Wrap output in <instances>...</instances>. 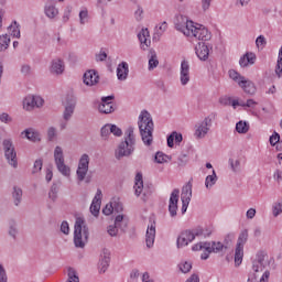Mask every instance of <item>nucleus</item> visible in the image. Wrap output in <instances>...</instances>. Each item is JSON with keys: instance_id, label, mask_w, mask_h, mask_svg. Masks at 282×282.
<instances>
[{"instance_id": "obj_1", "label": "nucleus", "mask_w": 282, "mask_h": 282, "mask_svg": "<svg viewBox=\"0 0 282 282\" xmlns=\"http://www.w3.org/2000/svg\"><path fill=\"white\" fill-rule=\"evenodd\" d=\"M138 127L143 144L151 147L153 144V118L147 110H142L139 116Z\"/></svg>"}, {"instance_id": "obj_2", "label": "nucleus", "mask_w": 282, "mask_h": 282, "mask_svg": "<svg viewBox=\"0 0 282 282\" xmlns=\"http://www.w3.org/2000/svg\"><path fill=\"white\" fill-rule=\"evenodd\" d=\"M135 151V133L133 127H129L124 132V140L121 141L115 151V158L122 160V158H129L133 155Z\"/></svg>"}, {"instance_id": "obj_3", "label": "nucleus", "mask_w": 282, "mask_h": 282, "mask_svg": "<svg viewBox=\"0 0 282 282\" xmlns=\"http://www.w3.org/2000/svg\"><path fill=\"white\" fill-rule=\"evenodd\" d=\"M89 239V229L85 226V219L76 218L74 230V243L76 248H85V243Z\"/></svg>"}, {"instance_id": "obj_4", "label": "nucleus", "mask_w": 282, "mask_h": 282, "mask_svg": "<svg viewBox=\"0 0 282 282\" xmlns=\"http://www.w3.org/2000/svg\"><path fill=\"white\" fill-rule=\"evenodd\" d=\"M232 246V241L228 240V238L225 239V243L221 242H198L192 247V250L194 252H198V250H206V252L212 253H218L224 252V250H228Z\"/></svg>"}, {"instance_id": "obj_5", "label": "nucleus", "mask_w": 282, "mask_h": 282, "mask_svg": "<svg viewBox=\"0 0 282 282\" xmlns=\"http://www.w3.org/2000/svg\"><path fill=\"white\" fill-rule=\"evenodd\" d=\"M267 257L268 256L263 251L257 253L256 259L252 262L253 272L249 274L247 282H254L259 279V272H263L268 265V262L265 261Z\"/></svg>"}, {"instance_id": "obj_6", "label": "nucleus", "mask_w": 282, "mask_h": 282, "mask_svg": "<svg viewBox=\"0 0 282 282\" xmlns=\"http://www.w3.org/2000/svg\"><path fill=\"white\" fill-rule=\"evenodd\" d=\"M248 243V229L239 234L236 249H235V265L239 268L243 261V247Z\"/></svg>"}, {"instance_id": "obj_7", "label": "nucleus", "mask_w": 282, "mask_h": 282, "mask_svg": "<svg viewBox=\"0 0 282 282\" xmlns=\"http://www.w3.org/2000/svg\"><path fill=\"white\" fill-rule=\"evenodd\" d=\"M2 147L4 151V158L8 164L13 169H18L19 160L17 159V150L14 149V143H12V140L6 139L2 142Z\"/></svg>"}, {"instance_id": "obj_8", "label": "nucleus", "mask_w": 282, "mask_h": 282, "mask_svg": "<svg viewBox=\"0 0 282 282\" xmlns=\"http://www.w3.org/2000/svg\"><path fill=\"white\" fill-rule=\"evenodd\" d=\"M175 28L178 32H183L185 36H194L198 26H195L193 21H188V19L181 17V20H177Z\"/></svg>"}, {"instance_id": "obj_9", "label": "nucleus", "mask_w": 282, "mask_h": 282, "mask_svg": "<svg viewBox=\"0 0 282 282\" xmlns=\"http://www.w3.org/2000/svg\"><path fill=\"white\" fill-rule=\"evenodd\" d=\"M193 197V183L188 182L182 188L181 200H182V208L181 213L184 215L186 210H188V204H191V198Z\"/></svg>"}, {"instance_id": "obj_10", "label": "nucleus", "mask_w": 282, "mask_h": 282, "mask_svg": "<svg viewBox=\"0 0 282 282\" xmlns=\"http://www.w3.org/2000/svg\"><path fill=\"white\" fill-rule=\"evenodd\" d=\"M199 235V231L185 230L177 238V248H184V246H188L192 241H195V238Z\"/></svg>"}, {"instance_id": "obj_11", "label": "nucleus", "mask_w": 282, "mask_h": 282, "mask_svg": "<svg viewBox=\"0 0 282 282\" xmlns=\"http://www.w3.org/2000/svg\"><path fill=\"white\" fill-rule=\"evenodd\" d=\"M210 127H213V118L206 117L203 122L198 123L196 127L195 135L198 139L206 138L208 131H210Z\"/></svg>"}, {"instance_id": "obj_12", "label": "nucleus", "mask_w": 282, "mask_h": 282, "mask_svg": "<svg viewBox=\"0 0 282 282\" xmlns=\"http://www.w3.org/2000/svg\"><path fill=\"white\" fill-rule=\"evenodd\" d=\"M43 102L44 100L40 96L29 95L23 100V109L32 111V109L41 107Z\"/></svg>"}, {"instance_id": "obj_13", "label": "nucleus", "mask_w": 282, "mask_h": 282, "mask_svg": "<svg viewBox=\"0 0 282 282\" xmlns=\"http://www.w3.org/2000/svg\"><path fill=\"white\" fill-rule=\"evenodd\" d=\"M180 202V189L175 188L169 199V213L171 217H177V203Z\"/></svg>"}, {"instance_id": "obj_14", "label": "nucleus", "mask_w": 282, "mask_h": 282, "mask_svg": "<svg viewBox=\"0 0 282 282\" xmlns=\"http://www.w3.org/2000/svg\"><path fill=\"white\" fill-rule=\"evenodd\" d=\"M134 183V195L140 197L143 194V197L151 195V192L144 187V181L142 180V173H137Z\"/></svg>"}, {"instance_id": "obj_15", "label": "nucleus", "mask_w": 282, "mask_h": 282, "mask_svg": "<svg viewBox=\"0 0 282 282\" xmlns=\"http://www.w3.org/2000/svg\"><path fill=\"white\" fill-rule=\"evenodd\" d=\"M109 263H111V251H109V249H102L99 259L100 274H105V272H107Z\"/></svg>"}, {"instance_id": "obj_16", "label": "nucleus", "mask_w": 282, "mask_h": 282, "mask_svg": "<svg viewBox=\"0 0 282 282\" xmlns=\"http://www.w3.org/2000/svg\"><path fill=\"white\" fill-rule=\"evenodd\" d=\"M180 80L183 86L191 83V65L186 59H183L181 63Z\"/></svg>"}, {"instance_id": "obj_17", "label": "nucleus", "mask_w": 282, "mask_h": 282, "mask_svg": "<svg viewBox=\"0 0 282 282\" xmlns=\"http://www.w3.org/2000/svg\"><path fill=\"white\" fill-rule=\"evenodd\" d=\"M102 204V191L97 189V193L90 205V213L94 217H98L100 215V206Z\"/></svg>"}, {"instance_id": "obj_18", "label": "nucleus", "mask_w": 282, "mask_h": 282, "mask_svg": "<svg viewBox=\"0 0 282 282\" xmlns=\"http://www.w3.org/2000/svg\"><path fill=\"white\" fill-rule=\"evenodd\" d=\"M83 80L87 87H94V85H98L100 76L98 75V72L90 69L84 74Z\"/></svg>"}, {"instance_id": "obj_19", "label": "nucleus", "mask_w": 282, "mask_h": 282, "mask_svg": "<svg viewBox=\"0 0 282 282\" xmlns=\"http://www.w3.org/2000/svg\"><path fill=\"white\" fill-rule=\"evenodd\" d=\"M113 95L102 97L101 102L99 104L98 110L100 113H112L113 111V104L111 100H113Z\"/></svg>"}, {"instance_id": "obj_20", "label": "nucleus", "mask_w": 282, "mask_h": 282, "mask_svg": "<svg viewBox=\"0 0 282 282\" xmlns=\"http://www.w3.org/2000/svg\"><path fill=\"white\" fill-rule=\"evenodd\" d=\"M74 111H76V101L75 99H70L64 106L63 120L65 122H69V120H72V117L74 116Z\"/></svg>"}, {"instance_id": "obj_21", "label": "nucleus", "mask_w": 282, "mask_h": 282, "mask_svg": "<svg viewBox=\"0 0 282 282\" xmlns=\"http://www.w3.org/2000/svg\"><path fill=\"white\" fill-rule=\"evenodd\" d=\"M145 243L148 248H153V243H155V221H152L150 225H148Z\"/></svg>"}, {"instance_id": "obj_22", "label": "nucleus", "mask_w": 282, "mask_h": 282, "mask_svg": "<svg viewBox=\"0 0 282 282\" xmlns=\"http://www.w3.org/2000/svg\"><path fill=\"white\" fill-rule=\"evenodd\" d=\"M22 138H26L30 142H41V133L34 128H28L21 132Z\"/></svg>"}, {"instance_id": "obj_23", "label": "nucleus", "mask_w": 282, "mask_h": 282, "mask_svg": "<svg viewBox=\"0 0 282 282\" xmlns=\"http://www.w3.org/2000/svg\"><path fill=\"white\" fill-rule=\"evenodd\" d=\"M138 39L141 43L142 50H147L151 46V35L149 34V29H142L138 34Z\"/></svg>"}, {"instance_id": "obj_24", "label": "nucleus", "mask_w": 282, "mask_h": 282, "mask_svg": "<svg viewBox=\"0 0 282 282\" xmlns=\"http://www.w3.org/2000/svg\"><path fill=\"white\" fill-rule=\"evenodd\" d=\"M51 74L61 76L65 72V62L62 59H53L50 68Z\"/></svg>"}, {"instance_id": "obj_25", "label": "nucleus", "mask_w": 282, "mask_h": 282, "mask_svg": "<svg viewBox=\"0 0 282 282\" xmlns=\"http://www.w3.org/2000/svg\"><path fill=\"white\" fill-rule=\"evenodd\" d=\"M193 36L197 41H210V39H212V35L208 32V29H206L202 25L197 26Z\"/></svg>"}, {"instance_id": "obj_26", "label": "nucleus", "mask_w": 282, "mask_h": 282, "mask_svg": "<svg viewBox=\"0 0 282 282\" xmlns=\"http://www.w3.org/2000/svg\"><path fill=\"white\" fill-rule=\"evenodd\" d=\"M239 87H241L245 94H248L249 96H254L257 94V86H254V83H252V80L246 79V77L242 83L239 84Z\"/></svg>"}, {"instance_id": "obj_27", "label": "nucleus", "mask_w": 282, "mask_h": 282, "mask_svg": "<svg viewBox=\"0 0 282 282\" xmlns=\"http://www.w3.org/2000/svg\"><path fill=\"white\" fill-rule=\"evenodd\" d=\"M209 55L210 50L208 48V45L198 43V46H196V56H198L199 61H208Z\"/></svg>"}, {"instance_id": "obj_28", "label": "nucleus", "mask_w": 282, "mask_h": 282, "mask_svg": "<svg viewBox=\"0 0 282 282\" xmlns=\"http://www.w3.org/2000/svg\"><path fill=\"white\" fill-rule=\"evenodd\" d=\"M256 62L257 55L252 52H248L242 57H240L239 65L240 67H248L249 65H254Z\"/></svg>"}, {"instance_id": "obj_29", "label": "nucleus", "mask_w": 282, "mask_h": 282, "mask_svg": "<svg viewBox=\"0 0 282 282\" xmlns=\"http://www.w3.org/2000/svg\"><path fill=\"white\" fill-rule=\"evenodd\" d=\"M129 76V64L122 62L117 67V78L118 80H127Z\"/></svg>"}, {"instance_id": "obj_30", "label": "nucleus", "mask_w": 282, "mask_h": 282, "mask_svg": "<svg viewBox=\"0 0 282 282\" xmlns=\"http://www.w3.org/2000/svg\"><path fill=\"white\" fill-rule=\"evenodd\" d=\"M44 13L47 19H56L58 17V8H56V4L47 2L44 6Z\"/></svg>"}, {"instance_id": "obj_31", "label": "nucleus", "mask_w": 282, "mask_h": 282, "mask_svg": "<svg viewBox=\"0 0 282 282\" xmlns=\"http://www.w3.org/2000/svg\"><path fill=\"white\" fill-rule=\"evenodd\" d=\"M115 226L121 230V232H124L129 226V219L124 215H118L115 218Z\"/></svg>"}, {"instance_id": "obj_32", "label": "nucleus", "mask_w": 282, "mask_h": 282, "mask_svg": "<svg viewBox=\"0 0 282 282\" xmlns=\"http://www.w3.org/2000/svg\"><path fill=\"white\" fill-rule=\"evenodd\" d=\"M148 58H149V70L155 69L158 65H160V59H158V53L155 50L151 48L148 53Z\"/></svg>"}, {"instance_id": "obj_33", "label": "nucleus", "mask_w": 282, "mask_h": 282, "mask_svg": "<svg viewBox=\"0 0 282 282\" xmlns=\"http://www.w3.org/2000/svg\"><path fill=\"white\" fill-rule=\"evenodd\" d=\"M9 33L11 36H14L15 39H21V26L17 21H14L10 26H9Z\"/></svg>"}, {"instance_id": "obj_34", "label": "nucleus", "mask_w": 282, "mask_h": 282, "mask_svg": "<svg viewBox=\"0 0 282 282\" xmlns=\"http://www.w3.org/2000/svg\"><path fill=\"white\" fill-rule=\"evenodd\" d=\"M54 161L55 164H62L65 162V156L63 155V148L58 145L54 150Z\"/></svg>"}, {"instance_id": "obj_35", "label": "nucleus", "mask_w": 282, "mask_h": 282, "mask_svg": "<svg viewBox=\"0 0 282 282\" xmlns=\"http://www.w3.org/2000/svg\"><path fill=\"white\" fill-rule=\"evenodd\" d=\"M195 232H198L196 235V237H210L213 235V227H206V228H202V227H197L194 229Z\"/></svg>"}, {"instance_id": "obj_36", "label": "nucleus", "mask_w": 282, "mask_h": 282, "mask_svg": "<svg viewBox=\"0 0 282 282\" xmlns=\"http://www.w3.org/2000/svg\"><path fill=\"white\" fill-rule=\"evenodd\" d=\"M12 197L14 199V205L19 206V204H21V199L23 197V189H21L20 187L14 186Z\"/></svg>"}, {"instance_id": "obj_37", "label": "nucleus", "mask_w": 282, "mask_h": 282, "mask_svg": "<svg viewBox=\"0 0 282 282\" xmlns=\"http://www.w3.org/2000/svg\"><path fill=\"white\" fill-rule=\"evenodd\" d=\"M229 74V78H231V80H234L235 83H237L238 85L242 84L243 80L246 79V77L241 76V74H239L237 70L235 69H230L228 72Z\"/></svg>"}, {"instance_id": "obj_38", "label": "nucleus", "mask_w": 282, "mask_h": 282, "mask_svg": "<svg viewBox=\"0 0 282 282\" xmlns=\"http://www.w3.org/2000/svg\"><path fill=\"white\" fill-rule=\"evenodd\" d=\"M217 183V173H215V170H213V174L208 175L205 180V186L206 188H213L215 184Z\"/></svg>"}, {"instance_id": "obj_39", "label": "nucleus", "mask_w": 282, "mask_h": 282, "mask_svg": "<svg viewBox=\"0 0 282 282\" xmlns=\"http://www.w3.org/2000/svg\"><path fill=\"white\" fill-rule=\"evenodd\" d=\"M56 166L57 171H59L64 175V177H69V175H72V169H69V166L66 165L65 162L57 163Z\"/></svg>"}, {"instance_id": "obj_40", "label": "nucleus", "mask_w": 282, "mask_h": 282, "mask_svg": "<svg viewBox=\"0 0 282 282\" xmlns=\"http://www.w3.org/2000/svg\"><path fill=\"white\" fill-rule=\"evenodd\" d=\"M10 47V36L8 34L0 35V52H6Z\"/></svg>"}, {"instance_id": "obj_41", "label": "nucleus", "mask_w": 282, "mask_h": 282, "mask_svg": "<svg viewBox=\"0 0 282 282\" xmlns=\"http://www.w3.org/2000/svg\"><path fill=\"white\" fill-rule=\"evenodd\" d=\"M78 169L89 170V154H83L78 162Z\"/></svg>"}, {"instance_id": "obj_42", "label": "nucleus", "mask_w": 282, "mask_h": 282, "mask_svg": "<svg viewBox=\"0 0 282 282\" xmlns=\"http://www.w3.org/2000/svg\"><path fill=\"white\" fill-rule=\"evenodd\" d=\"M100 135L102 140H109V135H111V123H107L101 128Z\"/></svg>"}, {"instance_id": "obj_43", "label": "nucleus", "mask_w": 282, "mask_h": 282, "mask_svg": "<svg viewBox=\"0 0 282 282\" xmlns=\"http://www.w3.org/2000/svg\"><path fill=\"white\" fill-rule=\"evenodd\" d=\"M9 235L13 239H17V235H19V229L17 228V221L14 220L9 221Z\"/></svg>"}, {"instance_id": "obj_44", "label": "nucleus", "mask_w": 282, "mask_h": 282, "mask_svg": "<svg viewBox=\"0 0 282 282\" xmlns=\"http://www.w3.org/2000/svg\"><path fill=\"white\" fill-rule=\"evenodd\" d=\"M178 268L183 274H188L193 270V263L188 261H183L178 264Z\"/></svg>"}, {"instance_id": "obj_45", "label": "nucleus", "mask_w": 282, "mask_h": 282, "mask_svg": "<svg viewBox=\"0 0 282 282\" xmlns=\"http://www.w3.org/2000/svg\"><path fill=\"white\" fill-rule=\"evenodd\" d=\"M236 131L238 133H246L247 131H250V126H248V122L246 121H239L236 124Z\"/></svg>"}, {"instance_id": "obj_46", "label": "nucleus", "mask_w": 282, "mask_h": 282, "mask_svg": "<svg viewBox=\"0 0 282 282\" xmlns=\"http://www.w3.org/2000/svg\"><path fill=\"white\" fill-rule=\"evenodd\" d=\"M88 172L89 170L85 167H77L76 175H77L78 182H85V177H87Z\"/></svg>"}, {"instance_id": "obj_47", "label": "nucleus", "mask_w": 282, "mask_h": 282, "mask_svg": "<svg viewBox=\"0 0 282 282\" xmlns=\"http://www.w3.org/2000/svg\"><path fill=\"white\" fill-rule=\"evenodd\" d=\"M88 22H89V11H87V9L79 11L80 25H85V23H88Z\"/></svg>"}, {"instance_id": "obj_48", "label": "nucleus", "mask_w": 282, "mask_h": 282, "mask_svg": "<svg viewBox=\"0 0 282 282\" xmlns=\"http://www.w3.org/2000/svg\"><path fill=\"white\" fill-rule=\"evenodd\" d=\"M229 165L234 173H238V171H241V161L239 160L229 159Z\"/></svg>"}, {"instance_id": "obj_49", "label": "nucleus", "mask_w": 282, "mask_h": 282, "mask_svg": "<svg viewBox=\"0 0 282 282\" xmlns=\"http://www.w3.org/2000/svg\"><path fill=\"white\" fill-rule=\"evenodd\" d=\"M48 197H50V199H52V202H56V199L58 197V185L53 184L51 186V191L48 193Z\"/></svg>"}, {"instance_id": "obj_50", "label": "nucleus", "mask_w": 282, "mask_h": 282, "mask_svg": "<svg viewBox=\"0 0 282 282\" xmlns=\"http://www.w3.org/2000/svg\"><path fill=\"white\" fill-rule=\"evenodd\" d=\"M167 160H169V155L164 154L163 152H156L154 156V161L158 164H164V162H167Z\"/></svg>"}, {"instance_id": "obj_51", "label": "nucleus", "mask_w": 282, "mask_h": 282, "mask_svg": "<svg viewBox=\"0 0 282 282\" xmlns=\"http://www.w3.org/2000/svg\"><path fill=\"white\" fill-rule=\"evenodd\" d=\"M42 170H43V160L37 159L33 165L32 175H36V173H41Z\"/></svg>"}, {"instance_id": "obj_52", "label": "nucleus", "mask_w": 282, "mask_h": 282, "mask_svg": "<svg viewBox=\"0 0 282 282\" xmlns=\"http://www.w3.org/2000/svg\"><path fill=\"white\" fill-rule=\"evenodd\" d=\"M66 282H80L78 275H76V270L73 268L68 269V280Z\"/></svg>"}, {"instance_id": "obj_53", "label": "nucleus", "mask_w": 282, "mask_h": 282, "mask_svg": "<svg viewBox=\"0 0 282 282\" xmlns=\"http://www.w3.org/2000/svg\"><path fill=\"white\" fill-rule=\"evenodd\" d=\"M280 140H281V135L279 134V132H274L270 137L269 142H270L271 147H276V144H279Z\"/></svg>"}, {"instance_id": "obj_54", "label": "nucleus", "mask_w": 282, "mask_h": 282, "mask_svg": "<svg viewBox=\"0 0 282 282\" xmlns=\"http://www.w3.org/2000/svg\"><path fill=\"white\" fill-rule=\"evenodd\" d=\"M118 230L116 223L113 225H109L107 228V232L110 237H118Z\"/></svg>"}, {"instance_id": "obj_55", "label": "nucleus", "mask_w": 282, "mask_h": 282, "mask_svg": "<svg viewBox=\"0 0 282 282\" xmlns=\"http://www.w3.org/2000/svg\"><path fill=\"white\" fill-rule=\"evenodd\" d=\"M72 10H73L72 6L66 7L63 18H62V21L64 23H67V21H69V17H72Z\"/></svg>"}, {"instance_id": "obj_56", "label": "nucleus", "mask_w": 282, "mask_h": 282, "mask_svg": "<svg viewBox=\"0 0 282 282\" xmlns=\"http://www.w3.org/2000/svg\"><path fill=\"white\" fill-rule=\"evenodd\" d=\"M267 41H265V36L263 35H259L256 40V45L257 47H261V50H263L267 45Z\"/></svg>"}, {"instance_id": "obj_57", "label": "nucleus", "mask_w": 282, "mask_h": 282, "mask_svg": "<svg viewBox=\"0 0 282 282\" xmlns=\"http://www.w3.org/2000/svg\"><path fill=\"white\" fill-rule=\"evenodd\" d=\"M110 133H112V135H116L117 138H120V135H122V129H120L116 124H110Z\"/></svg>"}, {"instance_id": "obj_58", "label": "nucleus", "mask_w": 282, "mask_h": 282, "mask_svg": "<svg viewBox=\"0 0 282 282\" xmlns=\"http://www.w3.org/2000/svg\"><path fill=\"white\" fill-rule=\"evenodd\" d=\"M282 213V203H275L273 205V217H279Z\"/></svg>"}, {"instance_id": "obj_59", "label": "nucleus", "mask_w": 282, "mask_h": 282, "mask_svg": "<svg viewBox=\"0 0 282 282\" xmlns=\"http://www.w3.org/2000/svg\"><path fill=\"white\" fill-rule=\"evenodd\" d=\"M97 63H102L104 61H107V53L105 51H100L98 54L95 56Z\"/></svg>"}, {"instance_id": "obj_60", "label": "nucleus", "mask_w": 282, "mask_h": 282, "mask_svg": "<svg viewBox=\"0 0 282 282\" xmlns=\"http://www.w3.org/2000/svg\"><path fill=\"white\" fill-rule=\"evenodd\" d=\"M187 162H188V156L186 154H182L181 156H178V161H177L178 166H186Z\"/></svg>"}, {"instance_id": "obj_61", "label": "nucleus", "mask_w": 282, "mask_h": 282, "mask_svg": "<svg viewBox=\"0 0 282 282\" xmlns=\"http://www.w3.org/2000/svg\"><path fill=\"white\" fill-rule=\"evenodd\" d=\"M113 213V204H107L106 206H105V208L102 209V214L104 215H107V216H109V215H111Z\"/></svg>"}, {"instance_id": "obj_62", "label": "nucleus", "mask_w": 282, "mask_h": 282, "mask_svg": "<svg viewBox=\"0 0 282 282\" xmlns=\"http://www.w3.org/2000/svg\"><path fill=\"white\" fill-rule=\"evenodd\" d=\"M0 282H8V274L2 264H0Z\"/></svg>"}, {"instance_id": "obj_63", "label": "nucleus", "mask_w": 282, "mask_h": 282, "mask_svg": "<svg viewBox=\"0 0 282 282\" xmlns=\"http://www.w3.org/2000/svg\"><path fill=\"white\" fill-rule=\"evenodd\" d=\"M61 232H63L64 235H69V224L67 221L62 223Z\"/></svg>"}, {"instance_id": "obj_64", "label": "nucleus", "mask_w": 282, "mask_h": 282, "mask_svg": "<svg viewBox=\"0 0 282 282\" xmlns=\"http://www.w3.org/2000/svg\"><path fill=\"white\" fill-rule=\"evenodd\" d=\"M275 74L279 78L282 76V61L278 59L276 66H275Z\"/></svg>"}]
</instances>
